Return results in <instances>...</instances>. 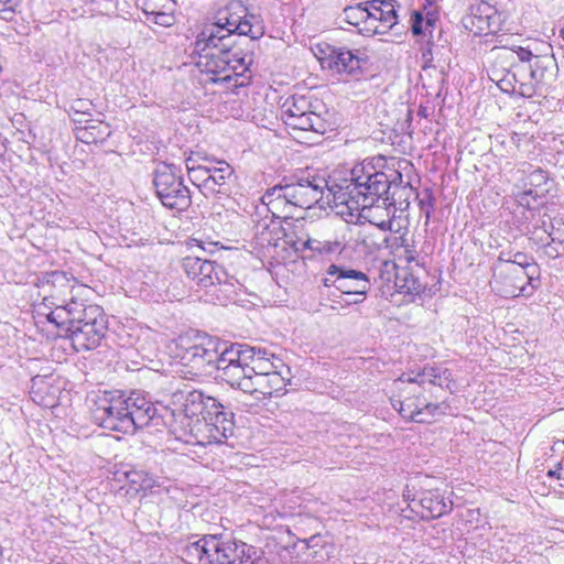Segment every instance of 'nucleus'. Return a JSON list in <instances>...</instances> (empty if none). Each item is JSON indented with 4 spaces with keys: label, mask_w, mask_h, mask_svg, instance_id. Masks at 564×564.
<instances>
[{
    "label": "nucleus",
    "mask_w": 564,
    "mask_h": 564,
    "mask_svg": "<svg viewBox=\"0 0 564 564\" xmlns=\"http://www.w3.org/2000/svg\"><path fill=\"white\" fill-rule=\"evenodd\" d=\"M253 14L248 13L241 0H231L219 10L216 22L205 28L197 36L192 56L202 73L213 74L214 83L230 82L243 86L238 80L249 69L252 55L249 48L264 34V29Z\"/></svg>",
    "instance_id": "nucleus-1"
},
{
    "label": "nucleus",
    "mask_w": 564,
    "mask_h": 564,
    "mask_svg": "<svg viewBox=\"0 0 564 564\" xmlns=\"http://www.w3.org/2000/svg\"><path fill=\"white\" fill-rule=\"evenodd\" d=\"M383 156L366 159L354 165L349 177L336 183V188L329 189L335 206L345 205L348 209H366L380 198L388 195L397 182L402 183V174L397 170L382 171Z\"/></svg>",
    "instance_id": "nucleus-2"
},
{
    "label": "nucleus",
    "mask_w": 564,
    "mask_h": 564,
    "mask_svg": "<svg viewBox=\"0 0 564 564\" xmlns=\"http://www.w3.org/2000/svg\"><path fill=\"white\" fill-rule=\"evenodd\" d=\"M336 188L329 185L327 180L314 169L297 170L289 176H284L282 183L267 189L262 202L275 218H292L290 208H311L326 196V204L333 203L329 189Z\"/></svg>",
    "instance_id": "nucleus-3"
},
{
    "label": "nucleus",
    "mask_w": 564,
    "mask_h": 564,
    "mask_svg": "<svg viewBox=\"0 0 564 564\" xmlns=\"http://www.w3.org/2000/svg\"><path fill=\"white\" fill-rule=\"evenodd\" d=\"M173 403H182L183 415L191 420V433L202 444H221L234 434V413L200 390H176Z\"/></svg>",
    "instance_id": "nucleus-4"
},
{
    "label": "nucleus",
    "mask_w": 564,
    "mask_h": 564,
    "mask_svg": "<svg viewBox=\"0 0 564 564\" xmlns=\"http://www.w3.org/2000/svg\"><path fill=\"white\" fill-rule=\"evenodd\" d=\"M178 349L181 364L188 368V373L205 376L217 370L218 377L224 381V370L227 369L225 355L229 352V344L210 337H204L202 341L193 344L186 338H181Z\"/></svg>",
    "instance_id": "nucleus-5"
},
{
    "label": "nucleus",
    "mask_w": 564,
    "mask_h": 564,
    "mask_svg": "<svg viewBox=\"0 0 564 564\" xmlns=\"http://www.w3.org/2000/svg\"><path fill=\"white\" fill-rule=\"evenodd\" d=\"M129 402L127 408L129 416L130 434L137 430L145 426H161L172 429L176 422V411L169 404H163L161 401L153 403L143 393L132 391L129 395L126 394Z\"/></svg>",
    "instance_id": "nucleus-6"
},
{
    "label": "nucleus",
    "mask_w": 564,
    "mask_h": 564,
    "mask_svg": "<svg viewBox=\"0 0 564 564\" xmlns=\"http://www.w3.org/2000/svg\"><path fill=\"white\" fill-rule=\"evenodd\" d=\"M400 393L398 399H391L392 406L403 419L416 423H430L434 417L444 415L448 408L444 403H433L415 383L397 386Z\"/></svg>",
    "instance_id": "nucleus-7"
},
{
    "label": "nucleus",
    "mask_w": 564,
    "mask_h": 564,
    "mask_svg": "<svg viewBox=\"0 0 564 564\" xmlns=\"http://www.w3.org/2000/svg\"><path fill=\"white\" fill-rule=\"evenodd\" d=\"M129 402L122 391H105L95 400L91 416L99 426L130 434L128 408Z\"/></svg>",
    "instance_id": "nucleus-8"
},
{
    "label": "nucleus",
    "mask_w": 564,
    "mask_h": 564,
    "mask_svg": "<svg viewBox=\"0 0 564 564\" xmlns=\"http://www.w3.org/2000/svg\"><path fill=\"white\" fill-rule=\"evenodd\" d=\"M208 564H269L263 551L246 542L212 534Z\"/></svg>",
    "instance_id": "nucleus-9"
},
{
    "label": "nucleus",
    "mask_w": 564,
    "mask_h": 564,
    "mask_svg": "<svg viewBox=\"0 0 564 564\" xmlns=\"http://www.w3.org/2000/svg\"><path fill=\"white\" fill-rule=\"evenodd\" d=\"M174 164L161 163L158 165L153 185L161 203L171 209L185 210L192 203L189 189L184 185Z\"/></svg>",
    "instance_id": "nucleus-10"
},
{
    "label": "nucleus",
    "mask_w": 564,
    "mask_h": 564,
    "mask_svg": "<svg viewBox=\"0 0 564 564\" xmlns=\"http://www.w3.org/2000/svg\"><path fill=\"white\" fill-rule=\"evenodd\" d=\"M107 330L108 318L104 310L99 305L89 304L84 318L66 336L77 351L90 350L100 345Z\"/></svg>",
    "instance_id": "nucleus-11"
},
{
    "label": "nucleus",
    "mask_w": 564,
    "mask_h": 564,
    "mask_svg": "<svg viewBox=\"0 0 564 564\" xmlns=\"http://www.w3.org/2000/svg\"><path fill=\"white\" fill-rule=\"evenodd\" d=\"M529 273L514 264H506L499 273H494V283L498 292L506 297L530 294L539 285V280H530Z\"/></svg>",
    "instance_id": "nucleus-12"
},
{
    "label": "nucleus",
    "mask_w": 564,
    "mask_h": 564,
    "mask_svg": "<svg viewBox=\"0 0 564 564\" xmlns=\"http://www.w3.org/2000/svg\"><path fill=\"white\" fill-rule=\"evenodd\" d=\"M290 382L291 379L286 378L283 372H271L238 380L234 388L240 389L245 393L257 395L258 400H263L283 395Z\"/></svg>",
    "instance_id": "nucleus-13"
},
{
    "label": "nucleus",
    "mask_w": 564,
    "mask_h": 564,
    "mask_svg": "<svg viewBox=\"0 0 564 564\" xmlns=\"http://www.w3.org/2000/svg\"><path fill=\"white\" fill-rule=\"evenodd\" d=\"M48 300L54 304V310L48 312L47 321L62 329L65 336L74 329L75 325L80 323V319L84 318V314L88 312L89 305L73 296L69 300L63 296L61 303L54 302L53 299Z\"/></svg>",
    "instance_id": "nucleus-14"
},
{
    "label": "nucleus",
    "mask_w": 564,
    "mask_h": 564,
    "mask_svg": "<svg viewBox=\"0 0 564 564\" xmlns=\"http://www.w3.org/2000/svg\"><path fill=\"white\" fill-rule=\"evenodd\" d=\"M321 53L319 61L323 68L347 75L360 72L361 57L346 47L326 44L325 48H321Z\"/></svg>",
    "instance_id": "nucleus-15"
},
{
    "label": "nucleus",
    "mask_w": 564,
    "mask_h": 564,
    "mask_svg": "<svg viewBox=\"0 0 564 564\" xmlns=\"http://www.w3.org/2000/svg\"><path fill=\"white\" fill-rule=\"evenodd\" d=\"M327 273L334 276L332 285L343 294H367L371 289L370 279L359 270L330 264Z\"/></svg>",
    "instance_id": "nucleus-16"
},
{
    "label": "nucleus",
    "mask_w": 564,
    "mask_h": 564,
    "mask_svg": "<svg viewBox=\"0 0 564 564\" xmlns=\"http://www.w3.org/2000/svg\"><path fill=\"white\" fill-rule=\"evenodd\" d=\"M276 360L253 358L248 362H227V369L224 370V381L230 387H235L238 380L247 379L252 376H263L264 373L281 372L280 364Z\"/></svg>",
    "instance_id": "nucleus-17"
},
{
    "label": "nucleus",
    "mask_w": 564,
    "mask_h": 564,
    "mask_svg": "<svg viewBox=\"0 0 564 564\" xmlns=\"http://www.w3.org/2000/svg\"><path fill=\"white\" fill-rule=\"evenodd\" d=\"M182 268L192 281H194L200 289H208L213 286L215 278L221 265L215 261L202 259L199 257L187 256L182 260Z\"/></svg>",
    "instance_id": "nucleus-18"
},
{
    "label": "nucleus",
    "mask_w": 564,
    "mask_h": 564,
    "mask_svg": "<svg viewBox=\"0 0 564 564\" xmlns=\"http://www.w3.org/2000/svg\"><path fill=\"white\" fill-rule=\"evenodd\" d=\"M500 14L498 10L487 1H479L469 7V14L465 19V26L476 30L475 33L497 32L499 30Z\"/></svg>",
    "instance_id": "nucleus-19"
},
{
    "label": "nucleus",
    "mask_w": 564,
    "mask_h": 564,
    "mask_svg": "<svg viewBox=\"0 0 564 564\" xmlns=\"http://www.w3.org/2000/svg\"><path fill=\"white\" fill-rule=\"evenodd\" d=\"M413 509L421 507L422 519H436L452 510V501H446L445 497L438 490H425L419 495V499H413Z\"/></svg>",
    "instance_id": "nucleus-20"
},
{
    "label": "nucleus",
    "mask_w": 564,
    "mask_h": 564,
    "mask_svg": "<svg viewBox=\"0 0 564 564\" xmlns=\"http://www.w3.org/2000/svg\"><path fill=\"white\" fill-rule=\"evenodd\" d=\"M45 282L47 286L52 288L51 294L43 297L42 303L39 305L48 308V312L54 310V304L48 299H53L54 302L61 303L63 296L72 293L75 284V279L69 278L66 272L52 271L46 273Z\"/></svg>",
    "instance_id": "nucleus-21"
},
{
    "label": "nucleus",
    "mask_w": 564,
    "mask_h": 564,
    "mask_svg": "<svg viewBox=\"0 0 564 564\" xmlns=\"http://www.w3.org/2000/svg\"><path fill=\"white\" fill-rule=\"evenodd\" d=\"M215 284L209 288L210 295L220 305H227L236 297L241 289V283L221 267L215 278Z\"/></svg>",
    "instance_id": "nucleus-22"
},
{
    "label": "nucleus",
    "mask_w": 564,
    "mask_h": 564,
    "mask_svg": "<svg viewBox=\"0 0 564 564\" xmlns=\"http://www.w3.org/2000/svg\"><path fill=\"white\" fill-rule=\"evenodd\" d=\"M451 372L448 369H444L441 371L435 367H424L421 371H419L414 377L410 375L403 373L398 380H395V386H406L408 383H415L421 387V390L425 391V386H440L442 387V378L448 380Z\"/></svg>",
    "instance_id": "nucleus-23"
},
{
    "label": "nucleus",
    "mask_w": 564,
    "mask_h": 564,
    "mask_svg": "<svg viewBox=\"0 0 564 564\" xmlns=\"http://www.w3.org/2000/svg\"><path fill=\"white\" fill-rule=\"evenodd\" d=\"M282 236L285 245H288L297 254H302L307 251L306 240H310L311 236L305 229V224L302 220L296 219L292 223H286V227L282 229Z\"/></svg>",
    "instance_id": "nucleus-24"
},
{
    "label": "nucleus",
    "mask_w": 564,
    "mask_h": 564,
    "mask_svg": "<svg viewBox=\"0 0 564 564\" xmlns=\"http://www.w3.org/2000/svg\"><path fill=\"white\" fill-rule=\"evenodd\" d=\"M260 358L261 360L272 359L276 360L278 364L283 366L282 360L276 358L274 354H270L264 348H256L250 346H243L241 344H229V352L225 355V361L227 362H248L253 358Z\"/></svg>",
    "instance_id": "nucleus-25"
},
{
    "label": "nucleus",
    "mask_w": 564,
    "mask_h": 564,
    "mask_svg": "<svg viewBox=\"0 0 564 564\" xmlns=\"http://www.w3.org/2000/svg\"><path fill=\"white\" fill-rule=\"evenodd\" d=\"M254 241L262 248L276 247V242L280 239L283 227L279 223L273 220L268 221L265 218L259 220L254 225Z\"/></svg>",
    "instance_id": "nucleus-26"
},
{
    "label": "nucleus",
    "mask_w": 564,
    "mask_h": 564,
    "mask_svg": "<svg viewBox=\"0 0 564 564\" xmlns=\"http://www.w3.org/2000/svg\"><path fill=\"white\" fill-rule=\"evenodd\" d=\"M546 213L543 207L520 208L514 213V224L517 228L523 234L524 230H532L547 225Z\"/></svg>",
    "instance_id": "nucleus-27"
},
{
    "label": "nucleus",
    "mask_w": 564,
    "mask_h": 564,
    "mask_svg": "<svg viewBox=\"0 0 564 564\" xmlns=\"http://www.w3.org/2000/svg\"><path fill=\"white\" fill-rule=\"evenodd\" d=\"M285 124L294 130L313 131L318 134H324L328 129L327 120L314 109L303 116L292 117Z\"/></svg>",
    "instance_id": "nucleus-28"
},
{
    "label": "nucleus",
    "mask_w": 564,
    "mask_h": 564,
    "mask_svg": "<svg viewBox=\"0 0 564 564\" xmlns=\"http://www.w3.org/2000/svg\"><path fill=\"white\" fill-rule=\"evenodd\" d=\"M121 476L133 486L135 491H151L154 487L159 486L156 478L142 469L128 467L122 470L116 471V477L121 480Z\"/></svg>",
    "instance_id": "nucleus-29"
},
{
    "label": "nucleus",
    "mask_w": 564,
    "mask_h": 564,
    "mask_svg": "<svg viewBox=\"0 0 564 564\" xmlns=\"http://www.w3.org/2000/svg\"><path fill=\"white\" fill-rule=\"evenodd\" d=\"M212 534L186 544L182 549V558L188 564H208L210 561V551L207 544H210Z\"/></svg>",
    "instance_id": "nucleus-30"
},
{
    "label": "nucleus",
    "mask_w": 564,
    "mask_h": 564,
    "mask_svg": "<svg viewBox=\"0 0 564 564\" xmlns=\"http://www.w3.org/2000/svg\"><path fill=\"white\" fill-rule=\"evenodd\" d=\"M311 110H313V105L308 98L292 96L282 106V119L286 123L292 117L303 116Z\"/></svg>",
    "instance_id": "nucleus-31"
},
{
    "label": "nucleus",
    "mask_w": 564,
    "mask_h": 564,
    "mask_svg": "<svg viewBox=\"0 0 564 564\" xmlns=\"http://www.w3.org/2000/svg\"><path fill=\"white\" fill-rule=\"evenodd\" d=\"M380 9L379 32L378 34L388 33L398 22L395 7L392 0H371Z\"/></svg>",
    "instance_id": "nucleus-32"
},
{
    "label": "nucleus",
    "mask_w": 564,
    "mask_h": 564,
    "mask_svg": "<svg viewBox=\"0 0 564 564\" xmlns=\"http://www.w3.org/2000/svg\"><path fill=\"white\" fill-rule=\"evenodd\" d=\"M520 74L513 73L509 69H498L492 67L489 78L497 84L501 91L513 95L517 91L518 76Z\"/></svg>",
    "instance_id": "nucleus-33"
},
{
    "label": "nucleus",
    "mask_w": 564,
    "mask_h": 564,
    "mask_svg": "<svg viewBox=\"0 0 564 564\" xmlns=\"http://www.w3.org/2000/svg\"><path fill=\"white\" fill-rule=\"evenodd\" d=\"M549 240L545 241L543 253L550 259L564 256V226L554 228L551 225Z\"/></svg>",
    "instance_id": "nucleus-34"
},
{
    "label": "nucleus",
    "mask_w": 564,
    "mask_h": 564,
    "mask_svg": "<svg viewBox=\"0 0 564 564\" xmlns=\"http://www.w3.org/2000/svg\"><path fill=\"white\" fill-rule=\"evenodd\" d=\"M218 166H208V178L210 186L218 189L215 192H221L223 187L227 184V181L232 176L234 169L225 161H218Z\"/></svg>",
    "instance_id": "nucleus-35"
},
{
    "label": "nucleus",
    "mask_w": 564,
    "mask_h": 564,
    "mask_svg": "<svg viewBox=\"0 0 564 564\" xmlns=\"http://www.w3.org/2000/svg\"><path fill=\"white\" fill-rule=\"evenodd\" d=\"M343 19L348 24L358 29V33L364 35L362 25L367 20L366 1L358 2L355 6H348L343 10Z\"/></svg>",
    "instance_id": "nucleus-36"
},
{
    "label": "nucleus",
    "mask_w": 564,
    "mask_h": 564,
    "mask_svg": "<svg viewBox=\"0 0 564 564\" xmlns=\"http://www.w3.org/2000/svg\"><path fill=\"white\" fill-rule=\"evenodd\" d=\"M511 262L512 264L520 267L522 271L529 273L530 280H539L540 268L532 256H529L525 252L518 251L512 254Z\"/></svg>",
    "instance_id": "nucleus-37"
},
{
    "label": "nucleus",
    "mask_w": 564,
    "mask_h": 564,
    "mask_svg": "<svg viewBox=\"0 0 564 564\" xmlns=\"http://www.w3.org/2000/svg\"><path fill=\"white\" fill-rule=\"evenodd\" d=\"M367 20L364 21L362 31L364 35L371 36L378 34L380 19V9L377 4L371 3V0L366 1Z\"/></svg>",
    "instance_id": "nucleus-38"
},
{
    "label": "nucleus",
    "mask_w": 564,
    "mask_h": 564,
    "mask_svg": "<svg viewBox=\"0 0 564 564\" xmlns=\"http://www.w3.org/2000/svg\"><path fill=\"white\" fill-rule=\"evenodd\" d=\"M307 251L318 254H332L339 253L343 250V246L339 241H329V240H318L314 238H310L306 240Z\"/></svg>",
    "instance_id": "nucleus-39"
},
{
    "label": "nucleus",
    "mask_w": 564,
    "mask_h": 564,
    "mask_svg": "<svg viewBox=\"0 0 564 564\" xmlns=\"http://www.w3.org/2000/svg\"><path fill=\"white\" fill-rule=\"evenodd\" d=\"M189 163H191V159H188L186 161V169H187L191 182L194 185H197L199 187L202 186L206 189L215 192L216 188L210 186L209 182L206 181V178H208V173H209L208 166H202V165L195 166V165H191Z\"/></svg>",
    "instance_id": "nucleus-40"
},
{
    "label": "nucleus",
    "mask_w": 564,
    "mask_h": 564,
    "mask_svg": "<svg viewBox=\"0 0 564 564\" xmlns=\"http://www.w3.org/2000/svg\"><path fill=\"white\" fill-rule=\"evenodd\" d=\"M137 6L142 9V11L150 20V15L154 14L161 10H174L175 1L174 0H137Z\"/></svg>",
    "instance_id": "nucleus-41"
},
{
    "label": "nucleus",
    "mask_w": 564,
    "mask_h": 564,
    "mask_svg": "<svg viewBox=\"0 0 564 564\" xmlns=\"http://www.w3.org/2000/svg\"><path fill=\"white\" fill-rule=\"evenodd\" d=\"M553 64V58L550 56H534V61L527 68L529 70V77L534 80L544 79V73Z\"/></svg>",
    "instance_id": "nucleus-42"
},
{
    "label": "nucleus",
    "mask_w": 564,
    "mask_h": 564,
    "mask_svg": "<svg viewBox=\"0 0 564 564\" xmlns=\"http://www.w3.org/2000/svg\"><path fill=\"white\" fill-rule=\"evenodd\" d=\"M517 202L520 208H541L544 206V197L532 188L518 194Z\"/></svg>",
    "instance_id": "nucleus-43"
},
{
    "label": "nucleus",
    "mask_w": 564,
    "mask_h": 564,
    "mask_svg": "<svg viewBox=\"0 0 564 564\" xmlns=\"http://www.w3.org/2000/svg\"><path fill=\"white\" fill-rule=\"evenodd\" d=\"M99 126L89 124L84 128L77 130V139L85 143H95L98 140H102L105 137L109 135V131H107V127H105L104 131L98 130V134H93L91 130H97Z\"/></svg>",
    "instance_id": "nucleus-44"
},
{
    "label": "nucleus",
    "mask_w": 564,
    "mask_h": 564,
    "mask_svg": "<svg viewBox=\"0 0 564 564\" xmlns=\"http://www.w3.org/2000/svg\"><path fill=\"white\" fill-rule=\"evenodd\" d=\"M551 229L546 225L545 227L536 228V229H528L524 230L522 235L528 237V239L539 248H544L545 241L549 240Z\"/></svg>",
    "instance_id": "nucleus-45"
},
{
    "label": "nucleus",
    "mask_w": 564,
    "mask_h": 564,
    "mask_svg": "<svg viewBox=\"0 0 564 564\" xmlns=\"http://www.w3.org/2000/svg\"><path fill=\"white\" fill-rule=\"evenodd\" d=\"M514 54H517L518 59L522 63L530 62L532 59V57H534L531 51H529L524 47H521V46H519L517 51L502 48L500 57L502 59L509 61V59H513Z\"/></svg>",
    "instance_id": "nucleus-46"
},
{
    "label": "nucleus",
    "mask_w": 564,
    "mask_h": 564,
    "mask_svg": "<svg viewBox=\"0 0 564 564\" xmlns=\"http://www.w3.org/2000/svg\"><path fill=\"white\" fill-rule=\"evenodd\" d=\"M174 10H161L150 15L151 22L161 25V26H171L175 22V18L173 14Z\"/></svg>",
    "instance_id": "nucleus-47"
},
{
    "label": "nucleus",
    "mask_w": 564,
    "mask_h": 564,
    "mask_svg": "<svg viewBox=\"0 0 564 564\" xmlns=\"http://www.w3.org/2000/svg\"><path fill=\"white\" fill-rule=\"evenodd\" d=\"M542 80H534L529 77L527 83H521L516 94L523 98H531L538 93L539 85Z\"/></svg>",
    "instance_id": "nucleus-48"
},
{
    "label": "nucleus",
    "mask_w": 564,
    "mask_h": 564,
    "mask_svg": "<svg viewBox=\"0 0 564 564\" xmlns=\"http://www.w3.org/2000/svg\"><path fill=\"white\" fill-rule=\"evenodd\" d=\"M419 205L421 208V212L425 215V217L429 219L434 212V198L430 191H424L422 194V197L419 198Z\"/></svg>",
    "instance_id": "nucleus-49"
},
{
    "label": "nucleus",
    "mask_w": 564,
    "mask_h": 564,
    "mask_svg": "<svg viewBox=\"0 0 564 564\" xmlns=\"http://www.w3.org/2000/svg\"><path fill=\"white\" fill-rule=\"evenodd\" d=\"M91 108V102L86 99H76L70 105V110L75 115H90Z\"/></svg>",
    "instance_id": "nucleus-50"
},
{
    "label": "nucleus",
    "mask_w": 564,
    "mask_h": 564,
    "mask_svg": "<svg viewBox=\"0 0 564 564\" xmlns=\"http://www.w3.org/2000/svg\"><path fill=\"white\" fill-rule=\"evenodd\" d=\"M19 2L20 0H0V12L6 14L3 19H12L15 7L19 4Z\"/></svg>",
    "instance_id": "nucleus-51"
},
{
    "label": "nucleus",
    "mask_w": 564,
    "mask_h": 564,
    "mask_svg": "<svg viewBox=\"0 0 564 564\" xmlns=\"http://www.w3.org/2000/svg\"><path fill=\"white\" fill-rule=\"evenodd\" d=\"M406 239L403 235L401 236H393V237H386L383 239L384 247L391 250H397L401 247H405Z\"/></svg>",
    "instance_id": "nucleus-52"
},
{
    "label": "nucleus",
    "mask_w": 564,
    "mask_h": 564,
    "mask_svg": "<svg viewBox=\"0 0 564 564\" xmlns=\"http://www.w3.org/2000/svg\"><path fill=\"white\" fill-rule=\"evenodd\" d=\"M423 24H424L423 15L420 12L415 11L413 13V19H412V32L414 35L423 34Z\"/></svg>",
    "instance_id": "nucleus-53"
},
{
    "label": "nucleus",
    "mask_w": 564,
    "mask_h": 564,
    "mask_svg": "<svg viewBox=\"0 0 564 564\" xmlns=\"http://www.w3.org/2000/svg\"><path fill=\"white\" fill-rule=\"evenodd\" d=\"M511 259L512 254L510 252H500L494 268V273H499L500 269L505 268L506 264H512Z\"/></svg>",
    "instance_id": "nucleus-54"
},
{
    "label": "nucleus",
    "mask_w": 564,
    "mask_h": 564,
    "mask_svg": "<svg viewBox=\"0 0 564 564\" xmlns=\"http://www.w3.org/2000/svg\"><path fill=\"white\" fill-rule=\"evenodd\" d=\"M514 68H516V70H513V73L520 74L518 76V83H517V85L519 87L521 83L528 82L527 76L529 77V70H528L527 66H524V65H517V66H514Z\"/></svg>",
    "instance_id": "nucleus-55"
},
{
    "label": "nucleus",
    "mask_w": 564,
    "mask_h": 564,
    "mask_svg": "<svg viewBox=\"0 0 564 564\" xmlns=\"http://www.w3.org/2000/svg\"><path fill=\"white\" fill-rule=\"evenodd\" d=\"M43 380L41 378H33L32 379V387H31V394L33 395L32 399L36 402V403H41L43 402V399L42 397L39 395V391L35 390V387L39 384V383H42Z\"/></svg>",
    "instance_id": "nucleus-56"
},
{
    "label": "nucleus",
    "mask_w": 564,
    "mask_h": 564,
    "mask_svg": "<svg viewBox=\"0 0 564 564\" xmlns=\"http://www.w3.org/2000/svg\"><path fill=\"white\" fill-rule=\"evenodd\" d=\"M370 224L377 226L382 231H387V230L392 231V220L391 219L381 220L379 223L370 221Z\"/></svg>",
    "instance_id": "nucleus-57"
},
{
    "label": "nucleus",
    "mask_w": 564,
    "mask_h": 564,
    "mask_svg": "<svg viewBox=\"0 0 564 564\" xmlns=\"http://www.w3.org/2000/svg\"><path fill=\"white\" fill-rule=\"evenodd\" d=\"M354 299L351 301L345 302L341 306H349V305H358L361 304L366 300L367 294H351Z\"/></svg>",
    "instance_id": "nucleus-58"
},
{
    "label": "nucleus",
    "mask_w": 564,
    "mask_h": 564,
    "mask_svg": "<svg viewBox=\"0 0 564 564\" xmlns=\"http://www.w3.org/2000/svg\"><path fill=\"white\" fill-rule=\"evenodd\" d=\"M422 56L426 63L432 61V43L427 42V47L423 50Z\"/></svg>",
    "instance_id": "nucleus-59"
},
{
    "label": "nucleus",
    "mask_w": 564,
    "mask_h": 564,
    "mask_svg": "<svg viewBox=\"0 0 564 564\" xmlns=\"http://www.w3.org/2000/svg\"><path fill=\"white\" fill-rule=\"evenodd\" d=\"M531 183L533 184L534 182H540L541 180H544L545 176H544V172L542 170H535L531 176Z\"/></svg>",
    "instance_id": "nucleus-60"
},
{
    "label": "nucleus",
    "mask_w": 564,
    "mask_h": 564,
    "mask_svg": "<svg viewBox=\"0 0 564 564\" xmlns=\"http://www.w3.org/2000/svg\"><path fill=\"white\" fill-rule=\"evenodd\" d=\"M319 540H321L319 535H312L310 539L306 540L307 547L318 546Z\"/></svg>",
    "instance_id": "nucleus-61"
},
{
    "label": "nucleus",
    "mask_w": 564,
    "mask_h": 564,
    "mask_svg": "<svg viewBox=\"0 0 564 564\" xmlns=\"http://www.w3.org/2000/svg\"><path fill=\"white\" fill-rule=\"evenodd\" d=\"M36 312H37L39 315H43V316H45L47 318L48 308H45V307H43L41 305H37L36 306Z\"/></svg>",
    "instance_id": "nucleus-62"
},
{
    "label": "nucleus",
    "mask_w": 564,
    "mask_h": 564,
    "mask_svg": "<svg viewBox=\"0 0 564 564\" xmlns=\"http://www.w3.org/2000/svg\"><path fill=\"white\" fill-rule=\"evenodd\" d=\"M394 195H395V192H393V193H392V197L386 196V197L383 198V204L386 205V204H387V202L389 200V202H390V203H389V205H390V206H391V205H393V206L395 207V198H394Z\"/></svg>",
    "instance_id": "nucleus-63"
},
{
    "label": "nucleus",
    "mask_w": 564,
    "mask_h": 564,
    "mask_svg": "<svg viewBox=\"0 0 564 564\" xmlns=\"http://www.w3.org/2000/svg\"><path fill=\"white\" fill-rule=\"evenodd\" d=\"M333 280H334V276H332V275H329V274L327 273V276H326V278H324V280H323L324 285H325V286H333V285H332V281H333Z\"/></svg>",
    "instance_id": "nucleus-64"
}]
</instances>
